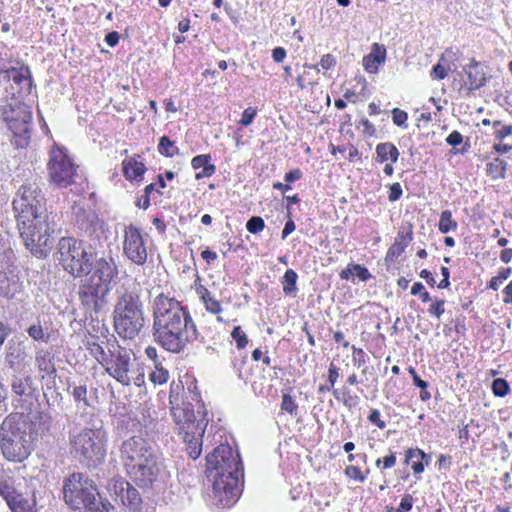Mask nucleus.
<instances>
[{"mask_svg":"<svg viewBox=\"0 0 512 512\" xmlns=\"http://www.w3.org/2000/svg\"><path fill=\"white\" fill-rule=\"evenodd\" d=\"M89 244L74 236L58 240L56 259L66 273L81 278L78 300L91 311H101L108 303V296L119 281L120 270L113 256L96 258Z\"/></svg>","mask_w":512,"mask_h":512,"instance_id":"f257e3e1","label":"nucleus"},{"mask_svg":"<svg viewBox=\"0 0 512 512\" xmlns=\"http://www.w3.org/2000/svg\"><path fill=\"white\" fill-rule=\"evenodd\" d=\"M152 336L160 347L181 353L200 337L189 306L170 293H158L152 303Z\"/></svg>","mask_w":512,"mask_h":512,"instance_id":"f03ea898","label":"nucleus"},{"mask_svg":"<svg viewBox=\"0 0 512 512\" xmlns=\"http://www.w3.org/2000/svg\"><path fill=\"white\" fill-rule=\"evenodd\" d=\"M169 405L174 421L180 428V434L186 443L188 455L195 460L202 453L203 429L198 416H205L206 406L201 397L197 382L184 385L181 380L171 382Z\"/></svg>","mask_w":512,"mask_h":512,"instance_id":"7ed1b4c3","label":"nucleus"},{"mask_svg":"<svg viewBox=\"0 0 512 512\" xmlns=\"http://www.w3.org/2000/svg\"><path fill=\"white\" fill-rule=\"evenodd\" d=\"M206 460L207 470L215 472L212 493L217 506H233L241 493L239 476L243 467L239 452L230 444H219Z\"/></svg>","mask_w":512,"mask_h":512,"instance_id":"20e7f679","label":"nucleus"},{"mask_svg":"<svg viewBox=\"0 0 512 512\" xmlns=\"http://www.w3.org/2000/svg\"><path fill=\"white\" fill-rule=\"evenodd\" d=\"M124 469L135 483L150 486L159 474L157 456L150 441L142 436H131L120 446Z\"/></svg>","mask_w":512,"mask_h":512,"instance_id":"39448f33","label":"nucleus"},{"mask_svg":"<svg viewBox=\"0 0 512 512\" xmlns=\"http://www.w3.org/2000/svg\"><path fill=\"white\" fill-rule=\"evenodd\" d=\"M0 449L9 461H24L31 455L34 444L23 415L11 413L4 418L0 425Z\"/></svg>","mask_w":512,"mask_h":512,"instance_id":"423d86ee","label":"nucleus"},{"mask_svg":"<svg viewBox=\"0 0 512 512\" xmlns=\"http://www.w3.org/2000/svg\"><path fill=\"white\" fill-rule=\"evenodd\" d=\"M113 324L123 339H135L145 325L143 302L138 292H124L120 295L113 311Z\"/></svg>","mask_w":512,"mask_h":512,"instance_id":"0eeeda50","label":"nucleus"},{"mask_svg":"<svg viewBox=\"0 0 512 512\" xmlns=\"http://www.w3.org/2000/svg\"><path fill=\"white\" fill-rule=\"evenodd\" d=\"M107 360L106 373L123 386H143L145 384V372L137 367L130 351L120 346L117 339L106 341Z\"/></svg>","mask_w":512,"mask_h":512,"instance_id":"6e6552de","label":"nucleus"},{"mask_svg":"<svg viewBox=\"0 0 512 512\" xmlns=\"http://www.w3.org/2000/svg\"><path fill=\"white\" fill-rule=\"evenodd\" d=\"M20 238L35 257H48L54 246V226L43 206L31 217L23 228Z\"/></svg>","mask_w":512,"mask_h":512,"instance_id":"1a4fd4ad","label":"nucleus"},{"mask_svg":"<svg viewBox=\"0 0 512 512\" xmlns=\"http://www.w3.org/2000/svg\"><path fill=\"white\" fill-rule=\"evenodd\" d=\"M107 438L103 429L84 428L70 438V450L88 465H97L107 454Z\"/></svg>","mask_w":512,"mask_h":512,"instance_id":"9d476101","label":"nucleus"},{"mask_svg":"<svg viewBox=\"0 0 512 512\" xmlns=\"http://www.w3.org/2000/svg\"><path fill=\"white\" fill-rule=\"evenodd\" d=\"M79 166L70 151L59 143H53L48 151L47 174L52 185L67 188L78 176Z\"/></svg>","mask_w":512,"mask_h":512,"instance_id":"9b49d317","label":"nucleus"},{"mask_svg":"<svg viewBox=\"0 0 512 512\" xmlns=\"http://www.w3.org/2000/svg\"><path fill=\"white\" fill-rule=\"evenodd\" d=\"M3 119L12 133L11 143L17 149L27 147L32 135V108L27 103L15 100L3 107Z\"/></svg>","mask_w":512,"mask_h":512,"instance_id":"f8f14e48","label":"nucleus"},{"mask_svg":"<svg viewBox=\"0 0 512 512\" xmlns=\"http://www.w3.org/2000/svg\"><path fill=\"white\" fill-rule=\"evenodd\" d=\"M97 483L92 478L85 477L81 472H74L64 480V501L72 509H84L92 512L94 499L98 496Z\"/></svg>","mask_w":512,"mask_h":512,"instance_id":"ddd939ff","label":"nucleus"},{"mask_svg":"<svg viewBox=\"0 0 512 512\" xmlns=\"http://www.w3.org/2000/svg\"><path fill=\"white\" fill-rule=\"evenodd\" d=\"M45 201L41 188L37 184L27 182L20 186L19 194L13 200V209L16 212L17 228L20 235L24 227L31 221Z\"/></svg>","mask_w":512,"mask_h":512,"instance_id":"4468645a","label":"nucleus"},{"mask_svg":"<svg viewBox=\"0 0 512 512\" xmlns=\"http://www.w3.org/2000/svg\"><path fill=\"white\" fill-rule=\"evenodd\" d=\"M22 289L20 270L15 264L13 252H0V295L4 298H14Z\"/></svg>","mask_w":512,"mask_h":512,"instance_id":"2eb2a0df","label":"nucleus"},{"mask_svg":"<svg viewBox=\"0 0 512 512\" xmlns=\"http://www.w3.org/2000/svg\"><path fill=\"white\" fill-rule=\"evenodd\" d=\"M124 255L136 265H144L148 259L146 240L140 228L135 225L125 226L123 239Z\"/></svg>","mask_w":512,"mask_h":512,"instance_id":"dca6fc26","label":"nucleus"},{"mask_svg":"<svg viewBox=\"0 0 512 512\" xmlns=\"http://www.w3.org/2000/svg\"><path fill=\"white\" fill-rule=\"evenodd\" d=\"M108 491L115 501H120L130 511H138L140 509L142 496L139 490L133 487L132 483L128 482L126 478H111L108 484Z\"/></svg>","mask_w":512,"mask_h":512,"instance_id":"f3484780","label":"nucleus"},{"mask_svg":"<svg viewBox=\"0 0 512 512\" xmlns=\"http://www.w3.org/2000/svg\"><path fill=\"white\" fill-rule=\"evenodd\" d=\"M463 84L461 90L467 95L472 91L479 90L482 86L486 85L488 81L487 73L484 64L481 61H477L476 58L470 59L463 69Z\"/></svg>","mask_w":512,"mask_h":512,"instance_id":"a211bd4d","label":"nucleus"},{"mask_svg":"<svg viewBox=\"0 0 512 512\" xmlns=\"http://www.w3.org/2000/svg\"><path fill=\"white\" fill-rule=\"evenodd\" d=\"M192 288L198 295L200 303L204 305L205 310L217 316L218 321H222L221 313L223 312V305L218 298L214 297L211 290L203 284L201 275H196Z\"/></svg>","mask_w":512,"mask_h":512,"instance_id":"6ab92c4d","label":"nucleus"},{"mask_svg":"<svg viewBox=\"0 0 512 512\" xmlns=\"http://www.w3.org/2000/svg\"><path fill=\"white\" fill-rule=\"evenodd\" d=\"M414 239V225L413 223H404L400 226L394 242L386 251V260H396L402 253L405 252L408 245L411 244Z\"/></svg>","mask_w":512,"mask_h":512,"instance_id":"aec40b11","label":"nucleus"},{"mask_svg":"<svg viewBox=\"0 0 512 512\" xmlns=\"http://www.w3.org/2000/svg\"><path fill=\"white\" fill-rule=\"evenodd\" d=\"M147 171V166L140 154L125 157L122 161V174L128 181H141Z\"/></svg>","mask_w":512,"mask_h":512,"instance_id":"412c9836","label":"nucleus"},{"mask_svg":"<svg viewBox=\"0 0 512 512\" xmlns=\"http://www.w3.org/2000/svg\"><path fill=\"white\" fill-rule=\"evenodd\" d=\"M387 60V48L385 44L373 43L371 50L362 59L363 67L368 73H377L382 63Z\"/></svg>","mask_w":512,"mask_h":512,"instance_id":"4be33fe9","label":"nucleus"},{"mask_svg":"<svg viewBox=\"0 0 512 512\" xmlns=\"http://www.w3.org/2000/svg\"><path fill=\"white\" fill-rule=\"evenodd\" d=\"M6 74L14 83L20 86L19 93L28 95L33 87L32 71L29 66L9 67Z\"/></svg>","mask_w":512,"mask_h":512,"instance_id":"5701e85b","label":"nucleus"},{"mask_svg":"<svg viewBox=\"0 0 512 512\" xmlns=\"http://www.w3.org/2000/svg\"><path fill=\"white\" fill-rule=\"evenodd\" d=\"M493 135L495 143L493 149L498 153H507L512 150V144L505 143L507 137L512 135V125H507L504 121L494 120L492 121Z\"/></svg>","mask_w":512,"mask_h":512,"instance_id":"b1692460","label":"nucleus"},{"mask_svg":"<svg viewBox=\"0 0 512 512\" xmlns=\"http://www.w3.org/2000/svg\"><path fill=\"white\" fill-rule=\"evenodd\" d=\"M36 366L39 369L41 378H55L57 375V368L55 366L54 354L46 349H40L36 352L35 357Z\"/></svg>","mask_w":512,"mask_h":512,"instance_id":"393cba45","label":"nucleus"},{"mask_svg":"<svg viewBox=\"0 0 512 512\" xmlns=\"http://www.w3.org/2000/svg\"><path fill=\"white\" fill-rule=\"evenodd\" d=\"M84 344L86 349L90 353L92 357H94L97 362L102 365L103 369L106 371L107 366V348L106 344L104 346V342L100 341L99 336H95V334H89V336L84 339Z\"/></svg>","mask_w":512,"mask_h":512,"instance_id":"a878e982","label":"nucleus"},{"mask_svg":"<svg viewBox=\"0 0 512 512\" xmlns=\"http://www.w3.org/2000/svg\"><path fill=\"white\" fill-rule=\"evenodd\" d=\"M211 160V154H198L197 156L192 157V168H194V170H198V168L202 169L199 170V172H196L195 174L197 180H200V178H205V176L214 175L216 171V166L215 164H212Z\"/></svg>","mask_w":512,"mask_h":512,"instance_id":"bb28decb","label":"nucleus"},{"mask_svg":"<svg viewBox=\"0 0 512 512\" xmlns=\"http://www.w3.org/2000/svg\"><path fill=\"white\" fill-rule=\"evenodd\" d=\"M15 485L12 475L0 465V495L12 509L13 498L15 496Z\"/></svg>","mask_w":512,"mask_h":512,"instance_id":"cd10ccee","label":"nucleus"},{"mask_svg":"<svg viewBox=\"0 0 512 512\" xmlns=\"http://www.w3.org/2000/svg\"><path fill=\"white\" fill-rule=\"evenodd\" d=\"M400 150L397 148L396 144L389 143H378L376 145V155L375 161L379 163L388 162H397L400 158Z\"/></svg>","mask_w":512,"mask_h":512,"instance_id":"c85d7f7f","label":"nucleus"},{"mask_svg":"<svg viewBox=\"0 0 512 512\" xmlns=\"http://www.w3.org/2000/svg\"><path fill=\"white\" fill-rule=\"evenodd\" d=\"M340 377V369L335 362H330L327 373V383H321L318 386V393H327V391H332L334 396L337 399H340V394L338 388H335V384Z\"/></svg>","mask_w":512,"mask_h":512,"instance_id":"c756f323","label":"nucleus"},{"mask_svg":"<svg viewBox=\"0 0 512 512\" xmlns=\"http://www.w3.org/2000/svg\"><path fill=\"white\" fill-rule=\"evenodd\" d=\"M353 275H356L359 280L367 281L372 278L370 270L361 264H355V262H349L345 269L340 270L339 276L342 280H350Z\"/></svg>","mask_w":512,"mask_h":512,"instance_id":"7c9ffc66","label":"nucleus"},{"mask_svg":"<svg viewBox=\"0 0 512 512\" xmlns=\"http://www.w3.org/2000/svg\"><path fill=\"white\" fill-rule=\"evenodd\" d=\"M508 163L503 159V157L496 156L493 157L486 164L485 171L487 175L490 176L493 180H498V178H505L507 173Z\"/></svg>","mask_w":512,"mask_h":512,"instance_id":"2f4dec72","label":"nucleus"},{"mask_svg":"<svg viewBox=\"0 0 512 512\" xmlns=\"http://www.w3.org/2000/svg\"><path fill=\"white\" fill-rule=\"evenodd\" d=\"M457 51H454L452 48L445 49L444 53L441 54L439 61L435 66L432 67L430 71V76L435 78L436 80H443L448 75L449 67L443 66L442 62L446 59H454L456 57Z\"/></svg>","mask_w":512,"mask_h":512,"instance_id":"473e14b6","label":"nucleus"},{"mask_svg":"<svg viewBox=\"0 0 512 512\" xmlns=\"http://www.w3.org/2000/svg\"><path fill=\"white\" fill-rule=\"evenodd\" d=\"M299 275L294 269H287L281 279L283 292L286 296H295L297 288V280Z\"/></svg>","mask_w":512,"mask_h":512,"instance_id":"72a5a7b5","label":"nucleus"},{"mask_svg":"<svg viewBox=\"0 0 512 512\" xmlns=\"http://www.w3.org/2000/svg\"><path fill=\"white\" fill-rule=\"evenodd\" d=\"M169 378V370L166 369L162 360L158 357L155 368L149 374L150 381L154 384H165L169 381Z\"/></svg>","mask_w":512,"mask_h":512,"instance_id":"f704fd0d","label":"nucleus"},{"mask_svg":"<svg viewBox=\"0 0 512 512\" xmlns=\"http://www.w3.org/2000/svg\"><path fill=\"white\" fill-rule=\"evenodd\" d=\"M158 151L164 157H175V155H178L180 152L175 141L169 138V136H166V134L161 136L158 141Z\"/></svg>","mask_w":512,"mask_h":512,"instance_id":"c9c22d12","label":"nucleus"},{"mask_svg":"<svg viewBox=\"0 0 512 512\" xmlns=\"http://www.w3.org/2000/svg\"><path fill=\"white\" fill-rule=\"evenodd\" d=\"M413 458H421L424 463V471L431 460L430 454H427V452L423 451V449H420V447H408L404 453L403 464L409 465Z\"/></svg>","mask_w":512,"mask_h":512,"instance_id":"e433bc0d","label":"nucleus"},{"mask_svg":"<svg viewBox=\"0 0 512 512\" xmlns=\"http://www.w3.org/2000/svg\"><path fill=\"white\" fill-rule=\"evenodd\" d=\"M287 412L290 416H297L299 412V406L291 393L283 392L281 404H280V414H284Z\"/></svg>","mask_w":512,"mask_h":512,"instance_id":"4c0bfd02","label":"nucleus"},{"mask_svg":"<svg viewBox=\"0 0 512 512\" xmlns=\"http://www.w3.org/2000/svg\"><path fill=\"white\" fill-rule=\"evenodd\" d=\"M457 227L458 223L454 220L451 210H444L440 213L438 228L442 234H447V232L450 231H456Z\"/></svg>","mask_w":512,"mask_h":512,"instance_id":"58836bf2","label":"nucleus"},{"mask_svg":"<svg viewBox=\"0 0 512 512\" xmlns=\"http://www.w3.org/2000/svg\"><path fill=\"white\" fill-rule=\"evenodd\" d=\"M11 511L13 512H37L34 505L30 503L27 498H24L21 493H18L17 490H15L14 497H13V503L11 507Z\"/></svg>","mask_w":512,"mask_h":512,"instance_id":"ea45409f","label":"nucleus"},{"mask_svg":"<svg viewBox=\"0 0 512 512\" xmlns=\"http://www.w3.org/2000/svg\"><path fill=\"white\" fill-rule=\"evenodd\" d=\"M370 473L369 469L362 470L358 465H346L344 469V474L347 478L354 479L358 483H364L366 481L368 474Z\"/></svg>","mask_w":512,"mask_h":512,"instance_id":"a19ab883","label":"nucleus"},{"mask_svg":"<svg viewBox=\"0 0 512 512\" xmlns=\"http://www.w3.org/2000/svg\"><path fill=\"white\" fill-rule=\"evenodd\" d=\"M337 63V60L333 54H323L319 61L320 67H322L324 70H331V68H334ZM318 64H306L305 67L312 68V70H315V72H319L320 68Z\"/></svg>","mask_w":512,"mask_h":512,"instance_id":"79ce46f5","label":"nucleus"},{"mask_svg":"<svg viewBox=\"0 0 512 512\" xmlns=\"http://www.w3.org/2000/svg\"><path fill=\"white\" fill-rule=\"evenodd\" d=\"M445 298H434L431 300L430 305L428 306V314L429 316L436 317V319H440L445 312Z\"/></svg>","mask_w":512,"mask_h":512,"instance_id":"37998d69","label":"nucleus"},{"mask_svg":"<svg viewBox=\"0 0 512 512\" xmlns=\"http://www.w3.org/2000/svg\"><path fill=\"white\" fill-rule=\"evenodd\" d=\"M231 337L235 341L237 348H245L249 343L248 335L245 333L242 326H234Z\"/></svg>","mask_w":512,"mask_h":512,"instance_id":"c03bdc74","label":"nucleus"},{"mask_svg":"<svg viewBox=\"0 0 512 512\" xmlns=\"http://www.w3.org/2000/svg\"><path fill=\"white\" fill-rule=\"evenodd\" d=\"M397 463V454L394 451L388 452L386 456L379 457L375 460V465L380 470H388V468H393Z\"/></svg>","mask_w":512,"mask_h":512,"instance_id":"a18cd8bd","label":"nucleus"},{"mask_svg":"<svg viewBox=\"0 0 512 512\" xmlns=\"http://www.w3.org/2000/svg\"><path fill=\"white\" fill-rule=\"evenodd\" d=\"M492 390L495 396H507L510 393V385L506 378H494L492 382Z\"/></svg>","mask_w":512,"mask_h":512,"instance_id":"49530a36","label":"nucleus"},{"mask_svg":"<svg viewBox=\"0 0 512 512\" xmlns=\"http://www.w3.org/2000/svg\"><path fill=\"white\" fill-rule=\"evenodd\" d=\"M264 227H266V223L262 216H251L246 222V229L251 234H258V232L263 231Z\"/></svg>","mask_w":512,"mask_h":512,"instance_id":"de8ad7c7","label":"nucleus"},{"mask_svg":"<svg viewBox=\"0 0 512 512\" xmlns=\"http://www.w3.org/2000/svg\"><path fill=\"white\" fill-rule=\"evenodd\" d=\"M91 512H117V510L107 498H100L99 501H97L96 498L92 505Z\"/></svg>","mask_w":512,"mask_h":512,"instance_id":"09e8293b","label":"nucleus"},{"mask_svg":"<svg viewBox=\"0 0 512 512\" xmlns=\"http://www.w3.org/2000/svg\"><path fill=\"white\" fill-rule=\"evenodd\" d=\"M356 128L360 129L365 137H372V135H375L377 131L375 125H373L372 121L368 120V118H361L357 121Z\"/></svg>","mask_w":512,"mask_h":512,"instance_id":"8fccbe9b","label":"nucleus"},{"mask_svg":"<svg viewBox=\"0 0 512 512\" xmlns=\"http://www.w3.org/2000/svg\"><path fill=\"white\" fill-rule=\"evenodd\" d=\"M72 397L76 403H83L85 406H89L88 390L86 385H78L77 387H74Z\"/></svg>","mask_w":512,"mask_h":512,"instance_id":"3c124183","label":"nucleus"},{"mask_svg":"<svg viewBox=\"0 0 512 512\" xmlns=\"http://www.w3.org/2000/svg\"><path fill=\"white\" fill-rule=\"evenodd\" d=\"M359 399L360 398L358 395H352L349 388L343 387L341 401L343 402L344 406H346L348 409H352V407L357 406Z\"/></svg>","mask_w":512,"mask_h":512,"instance_id":"603ef678","label":"nucleus"},{"mask_svg":"<svg viewBox=\"0 0 512 512\" xmlns=\"http://www.w3.org/2000/svg\"><path fill=\"white\" fill-rule=\"evenodd\" d=\"M352 361L358 368L366 365L367 354L362 347L352 346Z\"/></svg>","mask_w":512,"mask_h":512,"instance_id":"864d4df0","label":"nucleus"},{"mask_svg":"<svg viewBox=\"0 0 512 512\" xmlns=\"http://www.w3.org/2000/svg\"><path fill=\"white\" fill-rule=\"evenodd\" d=\"M392 120L396 126H407L408 113L402 108H393L392 110Z\"/></svg>","mask_w":512,"mask_h":512,"instance_id":"5fc2aeb1","label":"nucleus"},{"mask_svg":"<svg viewBox=\"0 0 512 512\" xmlns=\"http://www.w3.org/2000/svg\"><path fill=\"white\" fill-rule=\"evenodd\" d=\"M415 386L420 388V399L422 401H429L430 397H432V393L428 391L429 383L417 375V377H415Z\"/></svg>","mask_w":512,"mask_h":512,"instance_id":"6e6d98bb","label":"nucleus"},{"mask_svg":"<svg viewBox=\"0 0 512 512\" xmlns=\"http://www.w3.org/2000/svg\"><path fill=\"white\" fill-rule=\"evenodd\" d=\"M368 421H370L371 424L376 425L379 429H385L387 425L386 421L382 419L380 410H377V408L370 410L368 414Z\"/></svg>","mask_w":512,"mask_h":512,"instance_id":"4d7b16f0","label":"nucleus"},{"mask_svg":"<svg viewBox=\"0 0 512 512\" xmlns=\"http://www.w3.org/2000/svg\"><path fill=\"white\" fill-rule=\"evenodd\" d=\"M414 503L415 499L413 495H410V493H406L405 495L402 496L396 512H409L411 511Z\"/></svg>","mask_w":512,"mask_h":512,"instance_id":"13d9d810","label":"nucleus"},{"mask_svg":"<svg viewBox=\"0 0 512 512\" xmlns=\"http://www.w3.org/2000/svg\"><path fill=\"white\" fill-rule=\"evenodd\" d=\"M257 113L258 112L254 107L245 108L238 123L241 124V126H250L251 122L254 121Z\"/></svg>","mask_w":512,"mask_h":512,"instance_id":"bf43d9fd","label":"nucleus"},{"mask_svg":"<svg viewBox=\"0 0 512 512\" xmlns=\"http://www.w3.org/2000/svg\"><path fill=\"white\" fill-rule=\"evenodd\" d=\"M403 194V188L400 182H394L388 186V199L389 201H397Z\"/></svg>","mask_w":512,"mask_h":512,"instance_id":"052dcab7","label":"nucleus"},{"mask_svg":"<svg viewBox=\"0 0 512 512\" xmlns=\"http://www.w3.org/2000/svg\"><path fill=\"white\" fill-rule=\"evenodd\" d=\"M28 382L29 378H25L24 380L23 378H17L11 384L12 391L19 394V396H23V394L26 393Z\"/></svg>","mask_w":512,"mask_h":512,"instance_id":"680f3d73","label":"nucleus"},{"mask_svg":"<svg viewBox=\"0 0 512 512\" xmlns=\"http://www.w3.org/2000/svg\"><path fill=\"white\" fill-rule=\"evenodd\" d=\"M27 333L32 337L34 340H41L44 339L45 332L41 326V324H32L28 329Z\"/></svg>","mask_w":512,"mask_h":512,"instance_id":"e2e57ef3","label":"nucleus"},{"mask_svg":"<svg viewBox=\"0 0 512 512\" xmlns=\"http://www.w3.org/2000/svg\"><path fill=\"white\" fill-rule=\"evenodd\" d=\"M409 465H411V469L415 477L421 478L422 474L424 473V462H422L421 459H412L410 460Z\"/></svg>","mask_w":512,"mask_h":512,"instance_id":"0e129e2a","label":"nucleus"},{"mask_svg":"<svg viewBox=\"0 0 512 512\" xmlns=\"http://www.w3.org/2000/svg\"><path fill=\"white\" fill-rule=\"evenodd\" d=\"M308 75L309 72L304 71L302 72V74H299V76L296 79V82L299 88H301V90H303V88H307L308 85H314V83H316V80L309 79Z\"/></svg>","mask_w":512,"mask_h":512,"instance_id":"69168bd1","label":"nucleus"},{"mask_svg":"<svg viewBox=\"0 0 512 512\" xmlns=\"http://www.w3.org/2000/svg\"><path fill=\"white\" fill-rule=\"evenodd\" d=\"M462 142L463 134L457 130L451 131V133L448 134V136L446 137V143L449 145H453V147H455V145L462 144Z\"/></svg>","mask_w":512,"mask_h":512,"instance_id":"338daca9","label":"nucleus"},{"mask_svg":"<svg viewBox=\"0 0 512 512\" xmlns=\"http://www.w3.org/2000/svg\"><path fill=\"white\" fill-rule=\"evenodd\" d=\"M441 274H442V279L440 280L439 284L437 285L438 288H449L450 285H451V282H450V275H451V272L450 270L448 269V267H441Z\"/></svg>","mask_w":512,"mask_h":512,"instance_id":"774afa93","label":"nucleus"}]
</instances>
